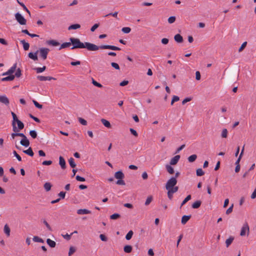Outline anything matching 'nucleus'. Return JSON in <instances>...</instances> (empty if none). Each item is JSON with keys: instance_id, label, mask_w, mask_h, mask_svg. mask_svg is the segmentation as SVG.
I'll list each match as a JSON object with an SVG mask.
<instances>
[{"instance_id": "obj_20", "label": "nucleus", "mask_w": 256, "mask_h": 256, "mask_svg": "<svg viewBox=\"0 0 256 256\" xmlns=\"http://www.w3.org/2000/svg\"><path fill=\"white\" fill-rule=\"evenodd\" d=\"M201 204H202V202L200 200H198L196 201L192 204V207L193 208L196 209L200 207Z\"/></svg>"}, {"instance_id": "obj_8", "label": "nucleus", "mask_w": 256, "mask_h": 256, "mask_svg": "<svg viewBox=\"0 0 256 256\" xmlns=\"http://www.w3.org/2000/svg\"><path fill=\"white\" fill-rule=\"evenodd\" d=\"M37 78L40 81H46V80H56V79L54 78L52 76H37Z\"/></svg>"}, {"instance_id": "obj_4", "label": "nucleus", "mask_w": 256, "mask_h": 256, "mask_svg": "<svg viewBox=\"0 0 256 256\" xmlns=\"http://www.w3.org/2000/svg\"><path fill=\"white\" fill-rule=\"evenodd\" d=\"M38 50L40 52V56L44 60H46L48 53L50 50V49L46 48H40Z\"/></svg>"}, {"instance_id": "obj_30", "label": "nucleus", "mask_w": 256, "mask_h": 256, "mask_svg": "<svg viewBox=\"0 0 256 256\" xmlns=\"http://www.w3.org/2000/svg\"><path fill=\"white\" fill-rule=\"evenodd\" d=\"M166 170L170 174H173L174 173V170L171 166L166 164Z\"/></svg>"}, {"instance_id": "obj_17", "label": "nucleus", "mask_w": 256, "mask_h": 256, "mask_svg": "<svg viewBox=\"0 0 256 256\" xmlns=\"http://www.w3.org/2000/svg\"><path fill=\"white\" fill-rule=\"evenodd\" d=\"M77 214H91V212L87 209H79L77 210Z\"/></svg>"}, {"instance_id": "obj_42", "label": "nucleus", "mask_w": 256, "mask_h": 256, "mask_svg": "<svg viewBox=\"0 0 256 256\" xmlns=\"http://www.w3.org/2000/svg\"><path fill=\"white\" fill-rule=\"evenodd\" d=\"M92 84L96 86H97L100 88H102V86L99 82L96 81L94 80L92 78Z\"/></svg>"}, {"instance_id": "obj_16", "label": "nucleus", "mask_w": 256, "mask_h": 256, "mask_svg": "<svg viewBox=\"0 0 256 256\" xmlns=\"http://www.w3.org/2000/svg\"><path fill=\"white\" fill-rule=\"evenodd\" d=\"M23 152L32 157L34 156V152L31 147H29L26 150H24Z\"/></svg>"}, {"instance_id": "obj_58", "label": "nucleus", "mask_w": 256, "mask_h": 256, "mask_svg": "<svg viewBox=\"0 0 256 256\" xmlns=\"http://www.w3.org/2000/svg\"><path fill=\"white\" fill-rule=\"evenodd\" d=\"M234 204H232V206L226 210V214H229L232 212Z\"/></svg>"}, {"instance_id": "obj_13", "label": "nucleus", "mask_w": 256, "mask_h": 256, "mask_svg": "<svg viewBox=\"0 0 256 256\" xmlns=\"http://www.w3.org/2000/svg\"><path fill=\"white\" fill-rule=\"evenodd\" d=\"M114 177L116 179H123L124 178V175L122 170H119L115 172Z\"/></svg>"}, {"instance_id": "obj_26", "label": "nucleus", "mask_w": 256, "mask_h": 256, "mask_svg": "<svg viewBox=\"0 0 256 256\" xmlns=\"http://www.w3.org/2000/svg\"><path fill=\"white\" fill-rule=\"evenodd\" d=\"M234 240V238L233 236H230L228 238L226 241V246L228 248L231 244L232 242Z\"/></svg>"}, {"instance_id": "obj_21", "label": "nucleus", "mask_w": 256, "mask_h": 256, "mask_svg": "<svg viewBox=\"0 0 256 256\" xmlns=\"http://www.w3.org/2000/svg\"><path fill=\"white\" fill-rule=\"evenodd\" d=\"M46 243L52 248H54L56 246V242L50 238H48L46 240Z\"/></svg>"}, {"instance_id": "obj_29", "label": "nucleus", "mask_w": 256, "mask_h": 256, "mask_svg": "<svg viewBox=\"0 0 256 256\" xmlns=\"http://www.w3.org/2000/svg\"><path fill=\"white\" fill-rule=\"evenodd\" d=\"M196 158H197L196 154H192L188 158V160L190 162H194L196 160Z\"/></svg>"}, {"instance_id": "obj_12", "label": "nucleus", "mask_w": 256, "mask_h": 256, "mask_svg": "<svg viewBox=\"0 0 256 256\" xmlns=\"http://www.w3.org/2000/svg\"><path fill=\"white\" fill-rule=\"evenodd\" d=\"M180 158V155H176L174 156V158H172L170 161V165H175L178 162Z\"/></svg>"}, {"instance_id": "obj_37", "label": "nucleus", "mask_w": 256, "mask_h": 256, "mask_svg": "<svg viewBox=\"0 0 256 256\" xmlns=\"http://www.w3.org/2000/svg\"><path fill=\"white\" fill-rule=\"evenodd\" d=\"M134 232L132 230H130L128 233L126 234V240H130L132 238Z\"/></svg>"}, {"instance_id": "obj_44", "label": "nucleus", "mask_w": 256, "mask_h": 256, "mask_svg": "<svg viewBox=\"0 0 256 256\" xmlns=\"http://www.w3.org/2000/svg\"><path fill=\"white\" fill-rule=\"evenodd\" d=\"M14 76V77L16 76V78H20L22 76V70L20 68H18L16 70L15 74Z\"/></svg>"}, {"instance_id": "obj_61", "label": "nucleus", "mask_w": 256, "mask_h": 256, "mask_svg": "<svg viewBox=\"0 0 256 256\" xmlns=\"http://www.w3.org/2000/svg\"><path fill=\"white\" fill-rule=\"evenodd\" d=\"M52 160H44L42 162V164L44 166H49L52 164Z\"/></svg>"}, {"instance_id": "obj_5", "label": "nucleus", "mask_w": 256, "mask_h": 256, "mask_svg": "<svg viewBox=\"0 0 256 256\" xmlns=\"http://www.w3.org/2000/svg\"><path fill=\"white\" fill-rule=\"evenodd\" d=\"M15 18L20 25H25L26 24V19L19 12L15 14Z\"/></svg>"}, {"instance_id": "obj_1", "label": "nucleus", "mask_w": 256, "mask_h": 256, "mask_svg": "<svg viewBox=\"0 0 256 256\" xmlns=\"http://www.w3.org/2000/svg\"><path fill=\"white\" fill-rule=\"evenodd\" d=\"M70 42L71 44L72 45V47L71 48L72 50L76 48H86L88 50L90 51H96L98 50L99 48L102 50L109 49L113 50H120V48L114 46L101 45L100 46H98L94 44L88 42L83 43L80 42L79 38H70Z\"/></svg>"}, {"instance_id": "obj_24", "label": "nucleus", "mask_w": 256, "mask_h": 256, "mask_svg": "<svg viewBox=\"0 0 256 256\" xmlns=\"http://www.w3.org/2000/svg\"><path fill=\"white\" fill-rule=\"evenodd\" d=\"M132 250V247L130 245H126L124 248V250L125 252L130 253Z\"/></svg>"}, {"instance_id": "obj_2", "label": "nucleus", "mask_w": 256, "mask_h": 256, "mask_svg": "<svg viewBox=\"0 0 256 256\" xmlns=\"http://www.w3.org/2000/svg\"><path fill=\"white\" fill-rule=\"evenodd\" d=\"M11 114L13 119L12 125V130L14 132V133L11 134V137L12 139H14L16 136H18V132L22 130L24 128V125L22 121L18 119L14 112H12Z\"/></svg>"}, {"instance_id": "obj_3", "label": "nucleus", "mask_w": 256, "mask_h": 256, "mask_svg": "<svg viewBox=\"0 0 256 256\" xmlns=\"http://www.w3.org/2000/svg\"><path fill=\"white\" fill-rule=\"evenodd\" d=\"M177 184V180L175 178H170L166 184V189L169 190L175 186Z\"/></svg>"}, {"instance_id": "obj_48", "label": "nucleus", "mask_w": 256, "mask_h": 256, "mask_svg": "<svg viewBox=\"0 0 256 256\" xmlns=\"http://www.w3.org/2000/svg\"><path fill=\"white\" fill-rule=\"evenodd\" d=\"M176 18L174 16H171L168 18V21L169 24H172L176 21Z\"/></svg>"}, {"instance_id": "obj_19", "label": "nucleus", "mask_w": 256, "mask_h": 256, "mask_svg": "<svg viewBox=\"0 0 256 256\" xmlns=\"http://www.w3.org/2000/svg\"><path fill=\"white\" fill-rule=\"evenodd\" d=\"M191 215L184 216H182L181 220V222L182 224H185L188 220L190 218Z\"/></svg>"}, {"instance_id": "obj_23", "label": "nucleus", "mask_w": 256, "mask_h": 256, "mask_svg": "<svg viewBox=\"0 0 256 256\" xmlns=\"http://www.w3.org/2000/svg\"><path fill=\"white\" fill-rule=\"evenodd\" d=\"M14 79V75H8V76L2 78V81H12Z\"/></svg>"}, {"instance_id": "obj_9", "label": "nucleus", "mask_w": 256, "mask_h": 256, "mask_svg": "<svg viewBox=\"0 0 256 256\" xmlns=\"http://www.w3.org/2000/svg\"><path fill=\"white\" fill-rule=\"evenodd\" d=\"M46 44L48 45L54 46H57L60 44V43L54 40H48L46 41Z\"/></svg>"}, {"instance_id": "obj_35", "label": "nucleus", "mask_w": 256, "mask_h": 256, "mask_svg": "<svg viewBox=\"0 0 256 256\" xmlns=\"http://www.w3.org/2000/svg\"><path fill=\"white\" fill-rule=\"evenodd\" d=\"M32 240L35 242H40V243L44 242V240L42 238H39L38 236H34Z\"/></svg>"}, {"instance_id": "obj_49", "label": "nucleus", "mask_w": 256, "mask_h": 256, "mask_svg": "<svg viewBox=\"0 0 256 256\" xmlns=\"http://www.w3.org/2000/svg\"><path fill=\"white\" fill-rule=\"evenodd\" d=\"M228 130L226 128L223 129L222 132V137L223 138H226L228 136Z\"/></svg>"}, {"instance_id": "obj_60", "label": "nucleus", "mask_w": 256, "mask_h": 256, "mask_svg": "<svg viewBox=\"0 0 256 256\" xmlns=\"http://www.w3.org/2000/svg\"><path fill=\"white\" fill-rule=\"evenodd\" d=\"M76 178L78 181L79 182H84L86 180L85 178L78 175L76 176Z\"/></svg>"}, {"instance_id": "obj_27", "label": "nucleus", "mask_w": 256, "mask_h": 256, "mask_svg": "<svg viewBox=\"0 0 256 256\" xmlns=\"http://www.w3.org/2000/svg\"><path fill=\"white\" fill-rule=\"evenodd\" d=\"M52 186V184L49 182H46L44 186V188L46 192L50 191L51 189Z\"/></svg>"}, {"instance_id": "obj_10", "label": "nucleus", "mask_w": 256, "mask_h": 256, "mask_svg": "<svg viewBox=\"0 0 256 256\" xmlns=\"http://www.w3.org/2000/svg\"><path fill=\"white\" fill-rule=\"evenodd\" d=\"M0 102L8 106L10 104L8 98L6 96H0Z\"/></svg>"}, {"instance_id": "obj_45", "label": "nucleus", "mask_w": 256, "mask_h": 256, "mask_svg": "<svg viewBox=\"0 0 256 256\" xmlns=\"http://www.w3.org/2000/svg\"><path fill=\"white\" fill-rule=\"evenodd\" d=\"M152 196H148L146 200V201L145 202V205L146 206H148L152 201Z\"/></svg>"}, {"instance_id": "obj_54", "label": "nucleus", "mask_w": 256, "mask_h": 256, "mask_svg": "<svg viewBox=\"0 0 256 256\" xmlns=\"http://www.w3.org/2000/svg\"><path fill=\"white\" fill-rule=\"evenodd\" d=\"M246 44H247L246 42H243L242 44L241 45L240 47L238 49V52H242L243 50L246 48Z\"/></svg>"}, {"instance_id": "obj_55", "label": "nucleus", "mask_w": 256, "mask_h": 256, "mask_svg": "<svg viewBox=\"0 0 256 256\" xmlns=\"http://www.w3.org/2000/svg\"><path fill=\"white\" fill-rule=\"evenodd\" d=\"M178 186H174V187H172V188H170L169 190L172 192V193H175L178 191Z\"/></svg>"}, {"instance_id": "obj_53", "label": "nucleus", "mask_w": 256, "mask_h": 256, "mask_svg": "<svg viewBox=\"0 0 256 256\" xmlns=\"http://www.w3.org/2000/svg\"><path fill=\"white\" fill-rule=\"evenodd\" d=\"M13 154L19 162L22 161L21 156L16 152V150L13 151Z\"/></svg>"}, {"instance_id": "obj_31", "label": "nucleus", "mask_w": 256, "mask_h": 256, "mask_svg": "<svg viewBox=\"0 0 256 256\" xmlns=\"http://www.w3.org/2000/svg\"><path fill=\"white\" fill-rule=\"evenodd\" d=\"M70 46H71L70 42H64L61 44L60 48H59V50H60L62 48H68V47Z\"/></svg>"}, {"instance_id": "obj_59", "label": "nucleus", "mask_w": 256, "mask_h": 256, "mask_svg": "<svg viewBox=\"0 0 256 256\" xmlns=\"http://www.w3.org/2000/svg\"><path fill=\"white\" fill-rule=\"evenodd\" d=\"M130 130L131 132V134L134 135V136L137 137L138 136V132H136V130H134V129L132 128H130Z\"/></svg>"}, {"instance_id": "obj_39", "label": "nucleus", "mask_w": 256, "mask_h": 256, "mask_svg": "<svg viewBox=\"0 0 256 256\" xmlns=\"http://www.w3.org/2000/svg\"><path fill=\"white\" fill-rule=\"evenodd\" d=\"M120 217V215L118 214L115 213L110 216L111 220H116Z\"/></svg>"}, {"instance_id": "obj_64", "label": "nucleus", "mask_w": 256, "mask_h": 256, "mask_svg": "<svg viewBox=\"0 0 256 256\" xmlns=\"http://www.w3.org/2000/svg\"><path fill=\"white\" fill-rule=\"evenodd\" d=\"M98 26H99L98 24H94L90 28L91 32H94Z\"/></svg>"}, {"instance_id": "obj_50", "label": "nucleus", "mask_w": 256, "mask_h": 256, "mask_svg": "<svg viewBox=\"0 0 256 256\" xmlns=\"http://www.w3.org/2000/svg\"><path fill=\"white\" fill-rule=\"evenodd\" d=\"M78 120L79 122L84 126L87 125V122L84 119L82 118H78Z\"/></svg>"}, {"instance_id": "obj_28", "label": "nucleus", "mask_w": 256, "mask_h": 256, "mask_svg": "<svg viewBox=\"0 0 256 256\" xmlns=\"http://www.w3.org/2000/svg\"><path fill=\"white\" fill-rule=\"evenodd\" d=\"M4 232L8 236H10V230L7 224H5L4 226Z\"/></svg>"}, {"instance_id": "obj_18", "label": "nucleus", "mask_w": 256, "mask_h": 256, "mask_svg": "<svg viewBox=\"0 0 256 256\" xmlns=\"http://www.w3.org/2000/svg\"><path fill=\"white\" fill-rule=\"evenodd\" d=\"M174 39L178 43H181L184 40L182 36L180 34H176L174 36Z\"/></svg>"}, {"instance_id": "obj_43", "label": "nucleus", "mask_w": 256, "mask_h": 256, "mask_svg": "<svg viewBox=\"0 0 256 256\" xmlns=\"http://www.w3.org/2000/svg\"><path fill=\"white\" fill-rule=\"evenodd\" d=\"M131 28L129 27H124L122 29V31L124 34H128Z\"/></svg>"}, {"instance_id": "obj_36", "label": "nucleus", "mask_w": 256, "mask_h": 256, "mask_svg": "<svg viewBox=\"0 0 256 256\" xmlns=\"http://www.w3.org/2000/svg\"><path fill=\"white\" fill-rule=\"evenodd\" d=\"M196 174L197 176H200L204 175V172L202 168H200L196 170Z\"/></svg>"}, {"instance_id": "obj_62", "label": "nucleus", "mask_w": 256, "mask_h": 256, "mask_svg": "<svg viewBox=\"0 0 256 256\" xmlns=\"http://www.w3.org/2000/svg\"><path fill=\"white\" fill-rule=\"evenodd\" d=\"M100 240L104 242H106L108 240L107 237L103 234H100Z\"/></svg>"}, {"instance_id": "obj_38", "label": "nucleus", "mask_w": 256, "mask_h": 256, "mask_svg": "<svg viewBox=\"0 0 256 256\" xmlns=\"http://www.w3.org/2000/svg\"><path fill=\"white\" fill-rule=\"evenodd\" d=\"M30 134L32 138H36L37 137V132L34 130H30Z\"/></svg>"}, {"instance_id": "obj_7", "label": "nucleus", "mask_w": 256, "mask_h": 256, "mask_svg": "<svg viewBox=\"0 0 256 256\" xmlns=\"http://www.w3.org/2000/svg\"><path fill=\"white\" fill-rule=\"evenodd\" d=\"M246 231H249V227L248 224L247 223H246L242 228L240 235L241 236H245Z\"/></svg>"}, {"instance_id": "obj_32", "label": "nucleus", "mask_w": 256, "mask_h": 256, "mask_svg": "<svg viewBox=\"0 0 256 256\" xmlns=\"http://www.w3.org/2000/svg\"><path fill=\"white\" fill-rule=\"evenodd\" d=\"M80 26L79 24H74L70 25L68 27V30H76V29L80 28Z\"/></svg>"}, {"instance_id": "obj_47", "label": "nucleus", "mask_w": 256, "mask_h": 256, "mask_svg": "<svg viewBox=\"0 0 256 256\" xmlns=\"http://www.w3.org/2000/svg\"><path fill=\"white\" fill-rule=\"evenodd\" d=\"M32 102L35 106L38 108L41 109L42 108V105L41 104H40L38 102H37L35 100H32Z\"/></svg>"}, {"instance_id": "obj_33", "label": "nucleus", "mask_w": 256, "mask_h": 256, "mask_svg": "<svg viewBox=\"0 0 256 256\" xmlns=\"http://www.w3.org/2000/svg\"><path fill=\"white\" fill-rule=\"evenodd\" d=\"M68 162H69V164H70V166L72 168H74L76 166V164H75L74 160V159L72 158H70L68 160Z\"/></svg>"}, {"instance_id": "obj_41", "label": "nucleus", "mask_w": 256, "mask_h": 256, "mask_svg": "<svg viewBox=\"0 0 256 256\" xmlns=\"http://www.w3.org/2000/svg\"><path fill=\"white\" fill-rule=\"evenodd\" d=\"M76 251V248L75 247L71 246L70 248L69 252H68V256H70L74 254V253Z\"/></svg>"}, {"instance_id": "obj_11", "label": "nucleus", "mask_w": 256, "mask_h": 256, "mask_svg": "<svg viewBox=\"0 0 256 256\" xmlns=\"http://www.w3.org/2000/svg\"><path fill=\"white\" fill-rule=\"evenodd\" d=\"M59 164L62 169L64 170L66 168V161L62 156L59 157Z\"/></svg>"}, {"instance_id": "obj_51", "label": "nucleus", "mask_w": 256, "mask_h": 256, "mask_svg": "<svg viewBox=\"0 0 256 256\" xmlns=\"http://www.w3.org/2000/svg\"><path fill=\"white\" fill-rule=\"evenodd\" d=\"M118 180L116 182V184L118 185L124 186L126 183L123 179H118Z\"/></svg>"}, {"instance_id": "obj_34", "label": "nucleus", "mask_w": 256, "mask_h": 256, "mask_svg": "<svg viewBox=\"0 0 256 256\" xmlns=\"http://www.w3.org/2000/svg\"><path fill=\"white\" fill-rule=\"evenodd\" d=\"M46 69V66H43L42 68H36L34 70L37 73H40L44 71Z\"/></svg>"}, {"instance_id": "obj_6", "label": "nucleus", "mask_w": 256, "mask_h": 256, "mask_svg": "<svg viewBox=\"0 0 256 256\" xmlns=\"http://www.w3.org/2000/svg\"><path fill=\"white\" fill-rule=\"evenodd\" d=\"M17 64L15 63L12 66L7 72H4L2 75H12V74L16 70Z\"/></svg>"}, {"instance_id": "obj_57", "label": "nucleus", "mask_w": 256, "mask_h": 256, "mask_svg": "<svg viewBox=\"0 0 256 256\" xmlns=\"http://www.w3.org/2000/svg\"><path fill=\"white\" fill-rule=\"evenodd\" d=\"M168 190V197L170 200H172L173 198V194L172 192H170L169 190Z\"/></svg>"}, {"instance_id": "obj_63", "label": "nucleus", "mask_w": 256, "mask_h": 256, "mask_svg": "<svg viewBox=\"0 0 256 256\" xmlns=\"http://www.w3.org/2000/svg\"><path fill=\"white\" fill-rule=\"evenodd\" d=\"M201 76L199 71H196V79L197 80H200Z\"/></svg>"}, {"instance_id": "obj_15", "label": "nucleus", "mask_w": 256, "mask_h": 256, "mask_svg": "<svg viewBox=\"0 0 256 256\" xmlns=\"http://www.w3.org/2000/svg\"><path fill=\"white\" fill-rule=\"evenodd\" d=\"M20 144L22 146H24L25 147H28L29 146L30 143L29 140L27 138H24V139H22Z\"/></svg>"}, {"instance_id": "obj_25", "label": "nucleus", "mask_w": 256, "mask_h": 256, "mask_svg": "<svg viewBox=\"0 0 256 256\" xmlns=\"http://www.w3.org/2000/svg\"><path fill=\"white\" fill-rule=\"evenodd\" d=\"M101 122H102V124L106 127L108 128H111V124H110V122L108 120H105L104 118H102L101 120Z\"/></svg>"}, {"instance_id": "obj_14", "label": "nucleus", "mask_w": 256, "mask_h": 256, "mask_svg": "<svg viewBox=\"0 0 256 256\" xmlns=\"http://www.w3.org/2000/svg\"><path fill=\"white\" fill-rule=\"evenodd\" d=\"M38 52V50H36L35 53H33L32 52H29L28 54V56L32 59V60L36 61L38 60V58L37 56V54Z\"/></svg>"}, {"instance_id": "obj_40", "label": "nucleus", "mask_w": 256, "mask_h": 256, "mask_svg": "<svg viewBox=\"0 0 256 256\" xmlns=\"http://www.w3.org/2000/svg\"><path fill=\"white\" fill-rule=\"evenodd\" d=\"M191 199V196L188 195L182 201V202L181 204L180 207H182L183 205H184L186 202H187L188 200H190Z\"/></svg>"}, {"instance_id": "obj_22", "label": "nucleus", "mask_w": 256, "mask_h": 256, "mask_svg": "<svg viewBox=\"0 0 256 256\" xmlns=\"http://www.w3.org/2000/svg\"><path fill=\"white\" fill-rule=\"evenodd\" d=\"M20 42L23 45V48L24 50H28L30 48V44L26 42L24 40H21Z\"/></svg>"}, {"instance_id": "obj_56", "label": "nucleus", "mask_w": 256, "mask_h": 256, "mask_svg": "<svg viewBox=\"0 0 256 256\" xmlns=\"http://www.w3.org/2000/svg\"><path fill=\"white\" fill-rule=\"evenodd\" d=\"M29 116L32 118V119H33L35 122H40V120L39 118H38L34 116L33 115H32V114H29Z\"/></svg>"}, {"instance_id": "obj_46", "label": "nucleus", "mask_w": 256, "mask_h": 256, "mask_svg": "<svg viewBox=\"0 0 256 256\" xmlns=\"http://www.w3.org/2000/svg\"><path fill=\"white\" fill-rule=\"evenodd\" d=\"M180 100V98L178 96H174L172 98V101H171V105H173V104H174V102H178V101Z\"/></svg>"}, {"instance_id": "obj_52", "label": "nucleus", "mask_w": 256, "mask_h": 256, "mask_svg": "<svg viewBox=\"0 0 256 256\" xmlns=\"http://www.w3.org/2000/svg\"><path fill=\"white\" fill-rule=\"evenodd\" d=\"M111 66L112 68H114L116 70H119L120 69V66L117 63L112 62L111 63Z\"/></svg>"}]
</instances>
